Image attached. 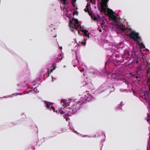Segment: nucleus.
Returning a JSON list of instances; mask_svg holds the SVG:
<instances>
[{
	"instance_id": "f257e3e1",
	"label": "nucleus",
	"mask_w": 150,
	"mask_h": 150,
	"mask_svg": "<svg viewBox=\"0 0 150 150\" xmlns=\"http://www.w3.org/2000/svg\"><path fill=\"white\" fill-rule=\"evenodd\" d=\"M129 31H131L130 33L127 34V35L131 39H133L135 42H139L138 40L140 39V38L139 36V34L138 33H136L135 31L131 30V28L127 29V30Z\"/></svg>"
},
{
	"instance_id": "f03ea898",
	"label": "nucleus",
	"mask_w": 150,
	"mask_h": 150,
	"mask_svg": "<svg viewBox=\"0 0 150 150\" xmlns=\"http://www.w3.org/2000/svg\"><path fill=\"white\" fill-rule=\"evenodd\" d=\"M61 103L62 105L63 106H65L64 107V108H61L60 109H59V112L61 114H64L68 115H69V112L68 111L69 110V109L67 108V103L65 102V100L61 99Z\"/></svg>"
},
{
	"instance_id": "7ed1b4c3",
	"label": "nucleus",
	"mask_w": 150,
	"mask_h": 150,
	"mask_svg": "<svg viewBox=\"0 0 150 150\" xmlns=\"http://www.w3.org/2000/svg\"><path fill=\"white\" fill-rule=\"evenodd\" d=\"M79 23L78 20L77 19L73 18L72 20L70 21L69 25L71 28H75L78 30L79 27H81L80 25L79 24Z\"/></svg>"
},
{
	"instance_id": "20e7f679",
	"label": "nucleus",
	"mask_w": 150,
	"mask_h": 150,
	"mask_svg": "<svg viewBox=\"0 0 150 150\" xmlns=\"http://www.w3.org/2000/svg\"><path fill=\"white\" fill-rule=\"evenodd\" d=\"M117 20V19H116L115 20H113L114 22L112 23V25L116 26L117 28L121 32H124L126 30H127V28H125V26L122 24L119 25L116 21Z\"/></svg>"
},
{
	"instance_id": "39448f33",
	"label": "nucleus",
	"mask_w": 150,
	"mask_h": 150,
	"mask_svg": "<svg viewBox=\"0 0 150 150\" xmlns=\"http://www.w3.org/2000/svg\"><path fill=\"white\" fill-rule=\"evenodd\" d=\"M107 15L113 20L117 19V17L115 15V12L110 9L108 8L107 10Z\"/></svg>"
},
{
	"instance_id": "423d86ee",
	"label": "nucleus",
	"mask_w": 150,
	"mask_h": 150,
	"mask_svg": "<svg viewBox=\"0 0 150 150\" xmlns=\"http://www.w3.org/2000/svg\"><path fill=\"white\" fill-rule=\"evenodd\" d=\"M69 104L70 105V106L71 107L75 113L79 109L80 106V105L79 103H75L74 102H69Z\"/></svg>"
},
{
	"instance_id": "0eeeda50",
	"label": "nucleus",
	"mask_w": 150,
	"mask_h": 150,
	"mask_svg": "<svg viewBox=\"0 0 150 150\" xmlns=\"http://www.w3.org/2000/svg\"><path fill=\"white\" fill-rule=\"evenodd\" d=\"M85 87H86L87 89L86 90V92H89L93 88V86L91 83H88L85 84Z\"/></svg>"
},
{
	"instance_id": "6e6552de",
	"label": "nucleus",
	"mask_w": 150,
	"mask_h": 150,
	"mask_svg": "<svg viewBox=\"0 0 150 150\" xmlns=\"http://www.w3.org/2000/svg\"><path fill=\"white\" fill-rule=\"evenodd\" d=\"M47 107V109L51 110H52L54 112H56L57 113H58V111L57 110L55 111V108L52 106H51V105L49 103H46Z\"/></svg>"
},
{
	"instance_id": "1a4fd4ad",
	"label": "nucleus",
	"mask_w": 150,
	"mask_h": 150,
	"mask_svg": "<svg viewBox=\"0 0 150 150\" xmlns=\"http://www.w3.org/2000/svg\"><path fill=\"white\" fill-rule=\"evenodd\" d=\"M67 108H68L67 109H69V110L68 112H69V115L75 113L74 111L73 110L72 108L70 106V105H69V104L67 105Z\"/></svg>"
},
{
	"instance_id": "9d476101",
	"label": "nucleus",
	"mask_w": 150,
	"mask_h": 150,
	"mask_svg": "<svg viewBox=\"0 0 150 150\" xmlns=\"http://www.w3.org/2000/svg\"><path fill=\"white\" fill-rule=\"evenodd\" d=\"M61 1H63V3L62 4V5L63 6L62 8V6H61L60 7L62 10H64L65 8L66 5L67 4V3L66 2L67 0H61Z\"/></svg>"
},
{
	"instance_id": "9b49d317",
	"label": "nucleus",
	"mask_w": 150,
	"mask_h": 150,
	"mask_svg": "<svg viewBox=\"0 0 150 150\" xmlns=\"http://www.w3.org/2000/svg\"><path fill=\"white\" fill-rule=\"evenodd\" d=\"M146 76L148 78L147 82L148 83H150L149 84L150 85V71L149 70L147 71Z\"/></svg>"
},
{
	"instance_id": "f8f14e48",
	"label": "nucleus",
	"mask_w": 150,
	"mask_h": 150,
	"mask_svg": "<svg viewBox=\"0 0 150 150\" xmlns=\"http://www.w3.org/2000/svg\"><path fill=\"white\" fill-rule=\"evenodd\" d=\"M86 45V39H84V41L83 42H81L80 43H78V46H85Z\"/></svg>"
},
{
	"instance_id": "ddd939ff",
	"label": "nucleus",
	"mask_w": 150,
	"mask_h": 150,
	"mask_svg": "<svg viewBox=\"0 0 150 150\" xmlns=\"http://www.w3.org/2000/svg\"><path fill=\"white\" fill-rule=\"evenodd\" d=\"M81 31L84 32V34L86 37H88V38H89V33H88V31L86 30H82Z\"/></svg>"
},
{
	"instance_id": "4468645a",
	"label": "nucleus",
	"mask_w": 150,
	"mask_h": 150,
	"mask_svg": "<svg viewBox=\"0 0 150 150\" xmlns=\"http://www.w3.org/2000/svg\"><path fill=\"white\" fill-rule=\"evenodd\" d=\"M143 72V70L142 69V67L139 66L138 67L137 69V73L139 72L140 73H142Z\"/></svg>"
},
{
	"instance_id": "2eb2a0df",
	"label": "nucleus",
	"mask_w": 150,
	"mask_h": 150,
	"mask_svg": "<svg viewBox=\"0 0 150 150\" xmlns=\"http://www.w3.org/2000/svg\"><path fill=\"white\" fill-rule=\"evenodd\" d=\"M138 43V44L140 48H145V46L142 43L140 42L139 41V42H137Z\"/></svg>"
},
{
	"instance_id": "dca6fc26",
	"label": "nucleus",
	"mask_w": 150,
	"mask_h": 150,
	"mask_svg": "<svg viewBox=\"0 0 150 150\" xmlns=\"http://www.w3.org/2000/svg\"><path fill=\"white\" fill-rule=\"evenodd\" d=\"M62 59V57L61 56V55L60 54L59 56L57 58V60L55 61L56 62H58L59 61L61 60Z\"/></svg>"
},
{
	"instance_id": "f3484780",
	"label": "nucleus",
	"mask_w": 150,
	"mask_h": 150,
	"mask_svg": "<svg viewBox=\"0 0 150 150\" xmlns=\"http://www.w3.org/2000/svg\"><path fill=\"white\" fill-rule=\"evenodd\" d=\"M84 11L86 12H88L90 15H91V13H90L88 8V6L87 5L86 6V8L84 9Z\"/></svg>"
},
{
	"instance_id": "a211bd4d",
	"label": "nucleus",
	"mask_w": 150,
	"mask_h": 150,
	"mask_svg": "<svg viewBox=\"0 0 150 150\" xmlns=\"http://www.w3.org/2000/svg\"><path fill=\"white\" fill-rule=\"evenodd\" d=\"M102 11L105 14L107 12V9H106L105 7H101Z\"/></svg>"
},
{
	"instance_id": "6ab92c4d",
	"label": "nucleus",
	"mask_w": 150,
	"mask_h": 150,
	"mask_svg": "<svg viewBox=\"0 0 150 150\" xmlns=\"http://www.w3.org/2000/svg\"><path fill=\"white\" fill-rule=\"evenodd\" d=\"M105 7V8L107 7V4L106 3H104L102 5H101V7Z\"/></svg>"
},
{
	"instance_id": "aec40b11",
	"label": "nucleus",
	"mask_w": 150,
	"mask_h": 150,
	"mask_svg": "<svg viewBox=\"0 0 150 150\" xmlns=\"http://www.w3.org/2000/svg\"><path fill=\"white\" fill-rule=\"evenodd\" d=\"M55 69L54 67V68L51 70L49 72V71H48V74L49 75V74H50L52 71H53Z\"/></svg>"
},
{
	"instance_id": "412c9836",
	"label": "nucleus",
	"mask_w": 150,
	"mask_h": 150,
	"mask_svg": "<svg viewBox=\"0 0 150 150\" xmlns=\"http://www.w3.org/2000/svg\"><path fill=\"white\" fill-rule=\"evenodd\" d=\"M22 94V93H19L18 94H16V93H14L13 94V95L14 96H16L17 95H21Z\"/></svg>"
},
{
	"instance_id": "4be33fe9",
	"label": "nucleus",
	"mask_w": 150,
	"mask_h": 150,
	"mask_svg": "<svg viewBox=\"0 0 150 150\" xmlns=\"http://www.w3.org/2000/svg\"><path fill=\"white\" fill-rule=\"evenodd\" d=\"M101 26L102 28L103 29V27H104V23H101Z\"/></svg>"
},
{
	"instance_id": "5701e85b",
	"label": "nucleus",
	"mask_w": 150,
	"mask_h": 150,
	"mask_svg": "<svg viewBox=\"0 0 150 150\" xmlns=\"http://www.w3.org/2000/svg\"><path fill=\"white\" fill-rule=\"evenodd\" d=\"M80 71L81 72H83L84 71V68H83L82 69H81L80 70Z\"/></svg>"
},
{
	"instance_id": "b1692460",
	"label": "nucleus",
	"mask_w": 150,
	"mask_h": 150,
	"mask_svg": "<svg viewBox=\"0 0 150 150\" xmlns=\"http://www.w3.org/2000/svg\"><path fill=\"white\" fill-rule=\"evenodd\" d=\"M93 20H94V21H96L97 20V18L96 17H95L94 18H93Z\"/></svg>"
},
{
	"instance_id": "393cba45",
	"label": "nucleus",
	"mask_w": 150,
	"mask_h": 150,
	"mask_svg": "<svg viewBox=\"0 0 150 150\" xmlns=\"http://www.w3.org/2000/svg\"><path fill=\"white\" fill-rule=\"evenodd\" d=\"M73 0H72V5L74 6H75V4L73 3Z\"/></svg>"
},
{
	"instance_id": "a878e982",
	"label": "nucleus",
	"mask_w": 150,
	"mask_h": 150,
	"mask_svg": "<svg viewBox=\"0 0 150 150\" xmlns=\"http://www.w3.org/2000/svg\"><path fill=\"white\" fill-rule=\"evenodd\" d=\"M78 33L79 34V35L80 34V31L79 30L78 31Z\"/></svg>"
},
{
	"instance_id": "bb28decb",
	"label": "nucleus",
	"mask_w": 150,
	"mask_h": 150,
	"mask_svg": "<svg viewBox=\"0 0 150 150\" xmlns=\"http://www.w3.org/2000/svg\"><path fill=\"white\" fill-rule=\"evenodd\" d=\"M139 76H136V78L137 79V78H139Z\"/></svg>"
},
{
	"instance_id": "cd10ccee",
	"label": "nucleus",
	"mask_w": 150,
	"mask_h": 150,
	"mask_svg": "<svg viewBox=\"0 0 150 150\" xmlns=\"http://www.w3.org/2000/svg\"><path fill=\"white\" fill-rule=\"evenodd\" d=\"M99 31H100V32H101L102 30H101L100 29L99 30Z\"/></svg>"
},
{
	"instance_id": "c85d7f7f",
	"label": "nucleus",
	"mask_w": 150,
	"mask_h": 150,
	"mask_svg": "<svg viewBox=\"0 0 150 150\" xmlns=\"http://www.w3.org/2000/svg\"><path fill=\"white\" fill-rule=\"evenodd\" d=\"M149 64H150L149 63H147V64H148V65H149Z\"/></svg>"
},
{
	"instance_id": "c756f323",
	"label": "nucleus",
	"mask_w": 150,
	"mask_h": 150,
	"mask_svg": "<svg viewBox=\"0 0 150 150\" xmlns=\"http://www.w3.org/2000/svg\"><path fill=\"white\" fill-rule=\"evenodd\" d=\"M123 79L124 80H125V79L124 78H123Z\"/></svg>"
},
{
	"instance_id": "7c9ffc66",
	"label": "nucleus",
	"mask_w": 150,
	"mask_h": 150,
	"mask_svg": "<svg viewBox=\"0 0 150 150\" xmlns=\"http://www.w3.org/2000/svg\"><path fill=\"white\" fill-rule=\"evenodd\" d=\"M56 36H54V37H56Z\"/></svg>"
},
{
	"instance_id": "2f4dec72",
	"label": "nucleus",
	"mask_w": 150,
	"mask_h": 150,
	"mask_svg": "<svg viewBox=\"0 0 150 150\" xmlns=\"http://www.w3.org/2000/svg\"><path fill=\"white\" fill-rule=\"evenodd\" d=\"M149 89L150 90V88H149Z\"/></svg>"
},
{
	"instance_id": "473e14b6",
	"label": "nucleus",
	"mask_w": 150,
	"mask_h": 150,
	"mask_svg": "<svg viewBox=\"0 0 150 150\" xmlns=\"http://www.w3.org/2000/svg\"><path fill=\"white\" fill-rule=\"evenodd\" d=\"M149 145H150V144H149Z\"/></svg>"
}]
</instances>
